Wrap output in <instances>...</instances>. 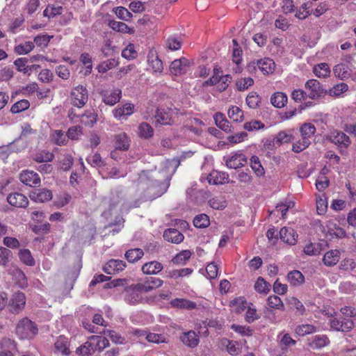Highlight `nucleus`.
Segmentation results:
<instances>
[{
	"label": "nucleus",
	"mask_w": 356,
	"mask_h": 356,
	"mask_svg": "<svg viewBox=\"0 0 356 356\" xmlns=\"http://www.w3.org/2000/svg\"><path fill=\"white\" fill-rule=\"evenodd\" d=\"M167 188L165 183L154 179L152 171L143 170L138 175L137 189L147 199L154 200L161 196Z\"/></svg>",
	"instance_id": "1"
},
{
	"label": "nucleus",
	"mask_w": 356,
	"mask_h": 356,
	"mask_svg": "<svg viewBox=\"0 0 356 356\" xmlns=\"http://www.w3.org/2000/svg\"><path fill=\"white\" fill-rule=\"evenodd\" d=\"M232 77L230 74H223V71L220 67H215L213 70L211 76L204 81L202 86H216V90L219 92H222L227 90L229 86Z\"/></svg>",
	"instance_id": "2"
},
{
	"label": "nucleus",
	"mask_w": 356,
	"mask_h": 356,
	"mask_svg": "<svg viewBox=\"0 0 356 356\" xmlns=\"http://www.w3.org/2000/svg\"><path fill=\"white\" fill-rule=\"evenodd\" d=\"M38 332L37 324L27 317L21 319L15 327V333L21 339H33Z\"/></svg>",
	"instance_id": "3"
},
{
	"label": "nucleus",
	"mask_w": 356,
	"mask_h": 356,
	"mask_svg": "<svg viewBox=\"0 0 356 356\" xmlns=\"http://www.w3.org/2000/svg\"><path fill=\"white\" fill-rule=\"evenodd\" d=\"M70 97L71 104L81 108L88 102V91L85 86L79 85L72 88Z\"/></svg>",
	"instance_id": "4"
},
{
	"label": "nucleus",
	"mask_w": 356,
	"mask_h": 356,
	"mask_svg": "<svg viewBox=\"0 0 356 356\" xmlns=\"http://www.w3.org/2000/svg\"><path fill=\"white\" fill-rule=\"evenodd\" d=\"M124 300L130 305H136L140 302L142 300V293H145V289L141 283L133 284L127 286L124 289Z\"/></svg>",
	"instance_id": "5"
},
{
	"label": "nucleus",
	"mask_w": 356,
	"mask_h": 356,
	"mask_svg": "<svg viewBox=\"0 0 356 356\" xmlns=\"http://www.w3.org/2000/svg\"><path fill=\"white\" fill-rule=\"evenodd\" d=\"M305 91L308 97L315 100L323 97L327 91L316 79H309L305 84Z\"/></svg>",
	"instance_id": "6"
},
{
	"label": "nucleus",
	"mask_w": 356,
	"mask_h": 356,
	"mask_svg": "<svg viewBox=\"0 0 356 356\" xmlns=\"http://www.w3.org/2000/svg\"><path fill=\"white\" fill-rule=\"evenodd\" d=\"M26 304V297L24 293L17 291L15 293L9 300L7 309L12 314H17L22 312Z\"/></svg>",
	"instance_id": "7"
},
{
	"label": "nucleus",
	"mask_w": 356,
	"mask_h": 356,
	"mask_svg": "<svg viewBox=\"0 0 356 356\" xmlns=\"http://www.w3.org/2000/svg\"><path fill=\"white\" fill-rule=\"evenodd\" d=\"M251 67L254 69L258 67L263 74L269 75L273 73L275 68V64L273 59L264 58L256 61H252L249 64L248 68H250Z\"/></svg>",
	"instance_id": "8"
},
{
	"label": "nucleus",
	"mask_w": 356,
	"mask_h": 356,
	"mask_svg": "<svg viewBox=\"0 0 356 356\" xmlns=\"http://www.w3.org/2000/svg\"><path fill=\"white\" fill-rule=\"evenodd\" d=\"M20 181L30 187L40 186L41 179L39 175L32 170H23L19 176Z\"/></svg>",
	"instance_id": "9"
},
{
	"label": "nucleus",
	"mask_w": 356,
	"mask_h": 356,
	"mask_svg": "<svg viewBox=\"0 0 356 356\" xmlns=\"http://www.w3.org/2000/svg\"><path fill=\"white\" fill-rule=\"evenodd\" d=\"M147 63L154 73H162L163 70L162 60L159 58L156 50L151 48L147 54Z\"/></svg>",
	"instance_id": "10"
},
{
	"label": "nucleus",
	"mask_w": 356,
	"mask_h": 356,
	"mask_svg": "<svg viewBox=\"0 0 356 356\" xmlns=\"http://www.w3.org/2000/svg\"><path fill=\"white\" fill-rule=\"evenodd\" d=\"M30 199L35 202H47L53 197L52 191L48 188H39L32 191L29 194Z\"/></svg>",
	"instance_id": "11"
},
{
	"label": "nucleus",
	"mask_w": 356,
	"mask_h": 356,
	"mask_svg": "<svg viewBox=\"0 0 356 356\" xmlns=\"http://www.w3.org/2000/svg\"><path fill=\"white\" fill-rule=\"evenodd\" d=\"M7 202L15 208H26L29 205V200L21 193H11L7 196Z\"/></svg>",
	"instance_id": "12"
},
{
	"label": "nucleus",
	"mask_w": 356,
	"mask_h": 356,
	"mask_svg": "<svg viewBox=\"0 0 356 356\" xmlns=\"http://www.w3.org/2000/svg\"><path fill=\"white\" fill-rule=\"evenodd\" d=\"M127 266L125 261L120 259H111L103 267V270L108 275L118 273Z\"/></svg>",
	"instance_id": "13"
},
{
	"label": "nucleus",
	"mask_w": 356,
	"mask_h": 356,
	"mask_svg": "<svg viewBox=\"0 0 356 356\" xmlns=\"http://www.w3.org/2000/svg\"><path fill=\"white\" fill-rule=\"evenodd\" d=\"M102 101L107 105L113 106L118 103L122 96V91L118 88L104 90L102 93Z\"/></svg>",
	"instance_id": "14"
},
{
	"label": "nucleus",
	"mask_w": 356,
	"mask_h": 356,
	"mask_svg": "<svg viewBox=\"0 0 356 356\" xmlns=\"http://www.w3.org/2000/svg\"><path fill=\"white\" fill-rule=\"evenodd\" d=\"M225 163L228 168L236 169L244 166L247 163V159L243 154L236 152L227 159Z\"/></svg>",
	"instance_id": "15"
},
{
	"label": "nucleus",
	"mask_w": 356,
	"mask_h": 356,
	"mask_svg": "<svg viewBox=\"0 0 356 356\" xmlns=\"http://www.w3.org/2000/svg\"><path fill=\"white\" fill-rule=\"evenodd\" d=\"M96 233L95 224H85L77 231V235L83 242L90 241L94 238Z\"/></svg>",
	"instance_id": "16"
},
{
	"label": "nucleus",
	"mask_w": 356,
	"mask_h": 356,
	"mask_svg": "<svg viewBox=\"0 0 356 356\" xmlns=\"http://www.w3.org/2000/svg\"><path fill=\"white\" fill-rule=\"evenodd\" d=\"M134 104L127 103L122 106L115 108L113 111V116L118 120H126L128 116L134 113Z\"/></svg>",
	"instance_id": "17"
},
{
	"label": "nucleus",
	"mask_w": 356,
	"mask_h": 356,
	"mask_svg": "<svg viewBox=\"0 0 356 356\" xmlns=\"http://www.w3.org/2000/svg\"><path fill=\"white\" fill-rule=\"evenodd\" d=\"M188 60L185 58L173 60L170 65V72L175 76H179L186 72Z\"/></svg>",
	"instance_id": "18"
},
{
	"label": "nucleus",
	"mask_w": 356,
	"mask_h": 356,
	"mask_svg": "<svg viewBox=\"0 0 356 356\" xmlns=\"http://www.w3.org/2000/svg\"><path fill=\"white\" fill-rule=\"evenodd\" d=\"M207 180L210 184H225L229 182V175L224 172L213 170L208 175Z\"/></svg>",
	"instance_id": "19"
},
{
	"label": "nucleus",
	"mask_w": 356,
	"mask_h": 356,
	"mask_svg": "<svg viewBox=\"0 0 356 356\" xmlns=\"http://www.w3.org/2000/svg\"><path fill=\"white\" fill-rule=\"evenodd\" d=\"M180 340L184 345L191 348L196 347L200 341L198 335L193 330L182 333Z\"/></svg>",
	"instance_id": "20"
},
{
	"label": "nucleus",
	"mask_w": 356,
	"mask_h": 356,
	"mask_svg": "<svg viewBox=\"0 0 356 356\" xmlns=\"http://www.w3.org/2000/svg\"><path fill=\"white\" fill-rule=\"evenodd\" d=\"M330 140L340 147H348L350 144V138L342 131L333 132Z\"/></svg>",
	"instance_id": "21"
},
{
	"label": "nucleus",
	"mask_w": 356,
	"mask_h": 356,
	"mask_svg": "<svg viewBox=\"0 0 356 356\" xmlns=\"http://www.w3.org/2000/svg\"><path fill=\"white\" fill-rule=\"evenodd\" d=\"M163 236L165 241L176 244L180 243L184 238V235L175 228H169L165 230Z\"/></svg>",
	"instance_id": "22"
},
{
	"label": "nucleus",
	"mask_w": 356,
	"mask_h": 356,
	"mask_svg": "<svg viewBox=\"0 0 356 356\" xmlns=\"http://www.w3.org/2000/svg\"><path fill=\"white\" fill-rule=\"evenodd\" d=\"M213 118L215 123L218 128L226 133H230L232 131V126L223 113L218 112L214 115Z\"/></svg>",
	"instance_id": "23"
},
{
	"label": "nucleus",
	"mask_w": 356,
	"mask_h": 356,
	"mask_svg": "<svg viewBox=\"0 0 356 356\" xmlns=\"http://www.w3.org/2000/svg\"><path fill=\"white\" fill-rule=\"evenodd\" d=\"M326 246H327V243L325 241L318 243H310L305 247L303 251L309 256L318 255Z\"/></svg>",
	"instance_id": "24"
},
{
	"label": "nucleus",
	"mask_w": 356,
	"mask_h": 356,
	"mask_svg": "<svg viewBox=\"0 0 356 356\" xmlns=\"http://www.w3.org/2000/svg\"><path fill=\"white\" fill-rule=\"evenodd\" d=\"M97 120V114L95 113L94 109H88L81 114L80 123L85 126L92 127Z\"/></svg>",
	"instance_id": "25"
},
{
	"label": "nucleus",
	"mask_w": 356,
	"mask_h": 356,
	"mask_svg": "<svg viewBox=\"0 0 356 356\" xmlns=\"http://www.w3.org/2000/svg\"><path fill=\"white\" fill-rule=\"evenodd\" d=\"M330 343V339L325 334L315 335L312 338L309 346L313 349H321Z\"/></svg>",
	"instance_id": "26"
},
{
	"label": "nucleus",
	"mask_w": 356,
	"mask_h": 356,
	"mask_svg": "<svg viewBox=\"0 0 356 356\" xmlns=\"http://www.w3.org/2000/svg\"><path fill=\"white\" fill-rule=\"evenodd\" d=\"M115 148L120 150H127L129 147V138L127 134L122 132L115 136Z\"/></svg>",
	"instance_id": "27"
},
{
	"label": "nucleus",
	"mask_w": 356,
	"mask_h": 356,
	"mask_svg": "<svg viewBox=\"0 0 356 356\" xmlns=\"http://www.w3.org/2000/svg\"><path fill=\"white\" fill-rule=\"evenodd\" d=\"M280 239L288 244L294 245L297 241L298 234L293 230H289L286 227H282L280 231Z\"/></svg>",
	"instance_id": "28"
},
{
	"label": "nucleus",
	"mask_w": 356,
	"mask_h": 356,
	"mask_svg": "<svg viewBox=\"0 0 356 356\" xmlns=\"http://www.w3.org/2000/svg\"><path fill=\"white\" fill-rule=\"evenodd\" d=\"M163 269V265L156 261H152L145 263L142 266V271L144 274L155 275L159 273Z\"/></svg>",
	"instance_id": "29"
},
{
	"label": "nucleus",
	"mask_w": 356,
	"mask_h": 356,
	"mask_svg": "<svg viewBox=\"0 0 356 356\" xmlns=\"http://www.w3.org/2000/svg\"><path fill=\"white\" fill-rule=\"evenodd\" d=\"M294 207V202L292 201H288L284 203L278 204L274 210L270 212V216H278L281 214L282 218L280 220H285V216L289 210V209Z\"/></svg>",
	"instance_id": "30"
},
{
	"label": "nucleus",
	"mask_w": 356,
	"mask_h": 356,
	"mask_svg": "<svg viewBox=\"0 0 356 356\" xmlns=\"http://www.w3.org/2000/svg\"><path fill=\"white\" fill-rule=\"evenodd\" d=\"M95 350H97V347L95 346L94 341L90 340L78 347L76 353L80 356H88L93 354Z\"/></svg>",
	"instance_id": "31"
},
{
	"label": "nucleus",
	"mask_w": 356,
	"mask_h": 356,
	"mask_svg": "<svg viewBox=\"0 0 356 356\" xmlns=\"http://www.w3.org/2000/svg\"><path fill=\"white\" fill-rule=\"evenodd\" d=\"M316 129L311 122H305L300 127V133L302 138L311 141V138L316 133Z\"/></svg>",
	"instance_id": "32"
},
{
	"label": "nucleus",
	"mask_w": 356,
	"mask_h": 356,
	"mask_svg": "<svg viewBox=\"0 0 356 356\" xmlns=\"http://www.w3.org/2000/svg\"><path fill=\"white\" fill-rule=\"evenodd\" d=\"M288 102L287 95L282 92H276L270 97L271 104L276 108H283Z\"/></svg>",
	"instance_id": "33"
},
{
	"label": "nucleus",
	"mask_w": 356,
	"mask_h": 356,
	"mask_svg": "<svg viewBox=\"0 0 356 356\" xmlns=\"http://www.w3.org/2000/svg\"><path fill=\"white\" fill-rule=\"evenodd\" d=\"M163 281L156 277H147L143 283H141L144 287L145 293L150 292L162 286Z\"/></svg>",
	"instance_id": "34"
},
{
	"label": "nucleus",
	"mask_w": 356,
	"mask_h": 356,
	"mask_svg": "<svg viewBox=\"0 0 356 356\" xmlns=\"http://www.w3.org/2000/svg\"><path fill=\"white\" fill-rule=\"evenodd\" d=\"M339 259V251L337 250H332L325 254L323 261L327 266H333L337 264Z\"/></svg>",
	"instance_id": "35"
},
{
	"label": "nucleus",
	"mask_w": 356,
	"mask_h": 356,
	"mask_svg": "<svg viewBox=\"0 0 356 356\" xmlns=\"http://www.w3.org/2000/svg\"><path fill=\"white\" fill-rule=\"evenodd\" d=\"M154 129L147 122H142L138 127V135L145 139L150 138L154 135Z\"/></svg>",
	"instance_id": "36"
},
{
	"label": "nucleus",
	"mask_w": 356,
	"mask_h": 356,
	"mask_svg": "<svg viewBox=\"0 0 356 356\" xmlns=\"http://www.w3.org/2000/svg\"><path fill=\"white\" fill-rule=\"evenodd\" d=\"M333 70L334 75L341 80L346 79L350 76V70L348 67L343 63L337 64L334 66Z\"/></svg>",
	"instance_id": "37"
},
{
	"label": "nucleus",
	"mask_w": 356,
	"mask_h": 356,
	"mask_svg": "<svg viewBox=\"0 0 356 356\" xmlns=\"http://www.w3.org/2000/svg\"><path fill=\"white\" fill-rule=\"evenodd\" d=\"M170 304L173 307L181 309H193L196 307L195 302L183 298L174 299L171 301Z\"/></svg>",
	"instance_id": "38"
},
{
	"label": "nucleus",
	"mask_w": 356,
	"mask_h": 356,
	"mask_svg": "<svg viewBox=\"0 0 356 356\" xmlns=\"http://www.w3.org/2000/svg\"><path fill=\"white\" fill-rule=\"evenodd\" d=\"M144 255V252L140 248H133L128 250L124 257L129 263H135L140 260Z\"/></svg>",
	"instance_id": "39"
},
{
	"label": "nucleus",
	"mask_w": 356,
	"mask_h": 356,
	"mask_svg": "<svg viewBox=\"0 0 356 356\" xmlns=\"http://www.w3.org/2000/svg\"><path fill=\"white\" fill-rule=\"evenodd\" d=\"M294 139L293 136L285 131H281L277 133L273 139L274 145H280L283 143H291Z\"/></svg>",
	"instance_id": "40"
},
{
	"label": "nucleus",
	"mask_w": 356,
	"mask_h": 356,
	"mask_svg": "<svg viewBox=\"0 0 356 356\" xmlns=\"http://www.w3.org/2000/svg\"><path fill=\"white\" fill-rule=\"evenodd\" d=\"M313 72L318 78H326L330 74V70L328 64L321 63L314 67Z\"/></svg>",
	"instance_id": "41"
},
{
	"label": "nucleus",
	"mask_w": 356,
	"mask_h": 356,
	"mask_svg": "<svg viewBox=\"0 0 356 356\" xmlns=\"http://www.w3.org/2000/svg\"><path fill=\"white\" fill-rule=\"evenodd\" d=\"M18 256L22 263L29 266H33L35 264L34 258L28 249L19 250Z\"/></svg>",
	"instance_id": "42"
},
{
	"label": "nucleus",
	"mask_w": 356,
	"mask_h": 356,
	"mask_svg": "<svg viewBox=\"0 0 356 356\" xmlns=\"http://www.w3.org/2000/svg\"><path fill=\"white\" fill-rule=\"evenodd\" d=\"M288 280L291 283V284L293 286L300 285L305 282V277L302 273L298 270H294L288 273L287 275Z\"/></svg>",
	"instance_id": "43"
},
{
	"label": "nucleus",
	"mask_w": 356,
	"mask_h": 356,
	"mask_svg": "<svg viewBox=\"0 0 356 356\" xmlns=\"http://www.w3.org/2000/svg\"><path fill=\"white\" fill-rule=\"evenodd\" d=\"M228 116L236 122H241L244 120L243 111L236 106H232L229 108Z\"/></svg>",
	"instance_id": "44"
},
{
	"label": "nucleus",
	"mask_w": 356,
	"mask_h": 356,
	"mask_svg": "<svg viewBox=\"0 0 356 356\" xmlns=\"http://www.w3.org/2000/svg\"><path fill=\"white\" fill-rule=\"evenodd\" d=\"M110 26L113 30L123 33L131 34L134 32L133 28H130L125 23L122 22L111 21L110 22Z\"/></svg>",
	"instance_id": "45"
},
{
	"label": "nucleus",
	"mask_w": 356,
	"mask_h": 356,
	"mask_svg": "<svg viewBox=\"0 0 356 356\" xmlns=\"http://www.w3.org/2000/svg\"><path fill=\"white\" fill-rule=\"evenodd\" d=\"M89 340L93 341L97 350L99 352L102 351L105 348L109 346L108 340L102 336L92 335L90 337Z\"/></svg>",
	"instance_id": "46"
},
{
	"label": "nucleus",
	"mask_w": 356,
	"mask_h": 356,
	"mask_svg": "<svg viewBox=\"0 0 356 356\" xmlns=\"http://www.w3.org/2000/svg\"><path fill=\"white\" fill-rule=\"evenodd\" d=\"M35 47V44L31 41H26L21 43L15 47V52L18 55L27 54Z\"/></svg>",
	"instance_id": "47"
},
{
	"label": "nucleus",
	"mask_w": 356,
	"mask_h": 356,
	"mask_svg": "<svg viewBox=\"0 0 356 356\" xmlns=\"http://www.w3.org/2000/svg\"><path fill=\"white\" fill-rule=\"evenodd\" d=\"M40 5V0H26L23 10L28 15H32L38 9Z\"/></svg>",
	"instance_id": "48"
},
{
	"label": "nucleus",
	"mask_w": 356,
	"mask_h": 356,
	"mask_svg": "<svg viewBox=\"0 0 356 356\" xmlns=\"http://www.w3.org/2000/svg\"><path fill=\"white\" fill-rule=\"evenodd\" d=\"M270 284L265 281V280L259 277L254 284L255 290L259 293L266 294L270 291Z\"/></svg>",
	"instance_id": "49"
},
{
	"label": "nucleus",
	"mask_w": 356,
	"mask_h": 356,
	"mask_svg": "<svg viewBox=\"0 0 356 356\" xmlns=\"http://www.w3.org/2000/svg\"><path fill=\"white\" fill-rule=\"evenodd\" d=\"M250 166L254 173L260 177L263 176L265 173L264 169L261 165L259 158L257 156H252L250 159Z\"/></svg>",
	"instance_id": "50"
},
{
	"label": "nucleus",
	"mask_w": 356,
	"mask_h": 356,
	"mask_svg": "<svg viewBox=\"0 0 356 356\" xmlns=\"http://www.w3.org/2000/svg\"><path fill=\"white\" fill-rule=\"evenodd\" d=\"M267 304L271 309H277L284 311V305L277 296H270L267 299Z\"/></svg>",
	"instance_id": "51"
},
{
	"label": "nucleus",
	"mask_w": 356,
	"mask_h": 356,
	"mask_svg": "<svg viewBox=\"0 0 356 356\" xmlns=\"http://www.w3.org/2000/svg\"><path fill=\"white\" fill-rule=\"evenodd\" d=\"M316 327L312 325L303 324L296 327V333L299 336L303 337L306 334H309L316 332Z\"/></svg>",
	"instance_id": "52"
},
{
	"label": "nucleus",
	"mask_w": 356,
	"mask_h": 356,
	"mask_svg": "<svg viewBox=\"0 0 356 356\" xmlns=\"http://www.w3.org/2000/svg\"><path fill=\"white\" fill-rule=\"evenodd\" d=\"M209 204L214 209H223L227 206L224 197L216 196L209 200Z\"/></svg>",
	"instance_id": "53"
},
{
	"label": "nucleus",
	"mask_w": 356,
	"mask_h": 356,
	"mask_svg": "<svg viewBox=\"0 0 356 356\" xmlns=\"http://www.w3.org/2000/svg\"><path fill=\"white\" fill-rule=\"evenodd\" d=\"M286 302L291 309L295 308L300 314L302 315L305 312V308L302 303L295 297H290L286 299Z\"/></svg>",
	"instance_id": "54"
},
{
	"label": "nucleus",
	"mask_w": 356,
	"mask_h": 356,
	"mask_svg": "<svg viewBox=\"0 0 356 356\" xmlns=\"http://www.w3.org/2000/svg\"><path fill=\"white\" fill-rule=\"evenodd\" d=\"M54 154L49 151H42L35 154L34 160L38 163H47L52 161Z\"/></svg>",
	"instance_id": "55"
},
{
	"label": "nucleus",
	"mask_w": 356,
	"mask_h": 356,
	"mask_svg": "<svg viewBox=\"0 0 356 356\" xmlns=\"http://www.w3.org/2000/svg\"><path fill=\"white\" fill-rule=\"evenodd\" d=\"M53 37V35H49L47 34L38 35L34 38L33 42L38 47L44 48L48 46L51 39H52Z\"/></svg>",
	"instance_id": "56"
},
{
	"label": "nucleus",
	"mask_w": 356,
	"mask_h": 356,
	"mask_svg": "<svg viewBox=\"0 0 356 356\" xmlns=\"http://www.w3.org/2000/svg\"><path fill=\"white\" fill-rule=\"evenodd\" d=\"M30 103L27 99H21L11 106L10 111L13 113H19L28 109Z\"/></svg>",
	"instance_id": "57"
},
{
	"label": "nucleus",
	"mask_w": 356,
	"mask_h": 356,
	"mask_svg": "<svg viewBox=\"0 0 356 356\" xmlns=\"http://www.w3.org/2000/svg\"><path fill=\"white\" fill-rule=\"evenodd\" d=\"M138 53L134 44L129 43L122 51V56L127 60H132L137 57Z\"/></svg>",
	"instance_id": "58"
},
{
	"label": "nucleus",
	"mask_w": 356,
	"mask_h": 356,
	"mask_svg": "<svg viewBox=\"0 0 356 356\" xmlns=\"http://www.w3.org/2000/svg\"><path fill=\"white\" fill-rule=\"evenodd\" d=\"M254 80L251 77H245L239 79L236 82V87L238 90L243 91L252 86Z\"/></svg>",
	"instance_id": "59"
},
{
	"label": "nucleus",
	"mask_w": 356,
	"mask_h": 356,
	"mask_svg": "<svg viewBox=\"0 0 356 356\" xmlns=\"http://www.w3.org/2000/svg\"><path fill=\"white\" fill-rule=\"evenodd\" d=\"M55 348L61 352L65 355H68L70 353L67 347V341L65 338L60 337V338L54 343Z\"/></svg>",
	"instance_id": "60"
},
{
	"label": "nucleus",
	"mask_w": 356,
	"mask_h": 356,
	"mask_svg": "<svg viewBox=\"0 0 356 356\" xmlns=\"http://www.w3.org/2000/svg\"><path fill=\"white\" fill-rule=\"evenodd\" d=\"M191 256V252L188 250H182L178 253L172 259V261L174 264H184L190 259Z\"/></svg>",
	"instance_id": "61"
},
{
	"label": "nucleus",
	"mask_w": 356,
	"mask_h": 356,
	"mask_svg": "<svg viewBox=\"0 0 356 356\" xmlns=\"http://www.w3.org/2000/svg\"><path fill=\"white\" fill-rule=\"evenodd\" d=\"M260 102V97L257 92H252L246 97V104L251 108H256Z\"/></svg>",
	"instance_id": "62"
},
{
	"label": "nucleus",
	"mask_w": 356,
	"mask_h": 356,
	"mask_svg": "<svg viewBox=\"0 0 356 356\" xmlns=\"http://www.w3.org/2000/svg\"><path fill=\"white\" fill-rule=\"evenodd\" d=\"M74 163V158L70 154H66L63 155V159L60 161V167L64 171L69 170Z\"/></svg>",
	"instance_id": "63"
},
{
	"label": "nucleus",
	"mask_w": 356,
	"mask_h": 356,
	"mask_svg": "<svg viewBox=\"0 0 356 356\" xmlns=\"http://www.w3.org/2000/svg\"><path fill=\"white\" fill-rule=\"evenodd\" d=\"M87 162L93 167H102L105 165L104 161L102 159L99 153H95L86 159Z\"/></svg>",
	"instance_id": "64"
}]
</instances>
